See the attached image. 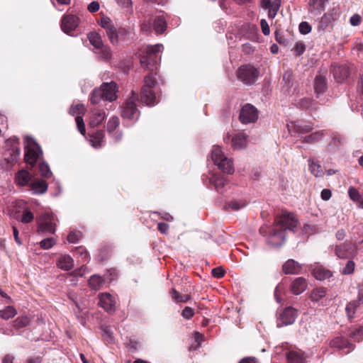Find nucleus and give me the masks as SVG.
<instances>
[{
  "mask_svg": "<svg viewBox=\"0 0 363 363\" xmlns=\"http://www.w3.org/2000/svg\"><path fill=\"white\" fill-rule=\"evenodd\" d=\"M101 329L104 339L108 343H113L114 342V337L113 336V333L111 328L108 326L104 325L101 326Z\"/></svg>",
  "mask_w": 363,
  "mask_h": 363,
  "instance_id": "obj_43",
  "label": "nucleus"
},
{
  "mask_svg": "<svg viewBox=\"0 0 363 363\" xmlns=\"http://www.w3.org/2000/svg\"><path fill=\"white\" fill-rule=\"evenodd\" d=\"M225 271L222 267H216L212 269V275L216 278H221L224 276Z\"/></svg>",
  "mask_w": 363,
  "mask_h": 363,
  "instance_id": "obj_63",
  "label": "nucleus"
},
{
  "mask_svg": "<svg viewBox=\"0 0 363 363\" xmlns=\"http://www.w3.org/2000/svg\"><path fill=\"white\" fill-rule=\"evenodd\" d=\"M119 125V118L117 116L111 117L106 125V130L108 133H112Z\"/></svg>",
  "mask_w": 363,
  "mask_h": 363,
  "instance_id": "obj_46",
  "label": "nucleus"
},
{
  "mask_svg": "<svg viewBox=\"0 0 363 363\" xmlns=\"http://www.w3.org/2000/svg\"><path fill=\"white\" fill-rule=\"evenodd\" d=\"M30 189L34 194H43L48 190L47 183L41 179H35L30 184Z\"/></svg>",
  "mask_w": 363,
  "mask_h": 363,
  "instance_id": "obj_23",
  "label": "nucleus"
},
{
  "mask_svg": "<svg viewBox=\"0 0 363 363\" xmlns=\"http://www.w3.org/2000/svg\"><path fill=\"white\" fill-rule=\"evenodd\" d=\"M260 26L262 28V31L264 35H268L270 33L269 26L265 19H262L260 21Z\"/></svg>",
  "mask_w": 363,
  "mask_h": 363,
  "instance_id": "obj_64",
  "label": "nucleus"
},
{
  "mask_svg": "<svg viewBox=\"0 0 363 363\" xmlns=\"http://www.w3.org/2000/svg\"><path fill=\"white\" fill-rule=\"evenodd\" d=\"M211 159L215 165L218 169L226 174H233L234 172V167L233 161L228 157L223 152L221 147L218 145H214L211 150Z\"/></svg>",
  "mask_w": 363,
  "mask_h": 363,
  "instance_id": "obj_4",
  "label": "nucleus"
},
{
  "mask_svg": "<svg viewBox=\"0 0 363 363\" xmlns=\"http://www.w3.org/2000/svg\"><path fill=\"white\" fill-rule=\"evenodd\" d=\"M299 31L301 34L306 35L311 31V26L306 21H303L299 24Z\"/></svg>",
  "mask_w": 363,
  "mask_h": 363,
  "instance_id": "obj_56",
  "label": "nucleus"
},
{
  "mask_svg": "<svg viewBox=\"0 0 363 363\" xmlns=\"http://www.w3.org/2000/svg\"><path fill=\"white\" fill-rule=\"evenodd\" d=\"M39 171L41 177L48 179L50 178L52 175V173L50 169V167L48 163L45 162H42L39 164Z\"/></svg>",
  "mask_w": 363,
  "mask_h": 363,
  "instance_id": "obj_41",
  "label": "nucleus"
},
{
  "mask_svg": "<svg viewBox=\"0 0 363 363\" xmlns=\"http://www.w3.org/2000/svg\"><path fill=\"white\" fill-rule=\"evenodd\" d=\"M333 72L338 82L344 81L349 75L348 69L344 65L335 66Z\"/></svg>",
  "mask_w": 363,
  "mask_h": 363,
  "instance_id": "obj_27",
  "label": "nucleus"
},
{
  "mask_svg": "<svg viewBox=\"0 0 363 363\" xmlns=\"http://www.w3.org/2000/svg\"><path fill=\"white\" fill-rule=\"evenodd\" d=\"M171 296L177 303H186L191 299V296L189 294L181 295L175 289L171 291Z\"/></svg>",
  "mask_w": 363,
  "mask_h": 363,
  "instance_id": "obj_38",
  "label": "nucleus"
},
{
  "mask_svg": "<svg viewBox=\"0 0 363 363\" xmlns=\"http://www.w3.org/2000/svg\"><path fill=\"white\" fill-rule=\"evenodd\" d=\"M16 314V311L13 306H6L4 309L0 311V317L5 320L14 317Z\"/></svg>",
  "mask_w": 363,
  "mask_h": 363,
  "instance_id": "obj_40",
  "label": "nucleus"
},
{
  "mask_svg": "<svg viewBox=\"0 0 363 363\" xmlns=\"http://www.w3.org/2000/svg\"><path fill=\"white\" fill-rule=\"evenodd\" d=\"M280 6L281 0H274L272 2V4L269 6V8L268 9V16L269 18L273 19L276 16L280 8Z\"/></svg>",
  "mask_w": 363,
  "mask_h": 363,
  "instance_id": "obj_39",
  "label": "nucleus"
},
{
  "mask_svg": "<svg viewBox=\"0 0 363 363\" xmlns=\"http://www.w3.org/2000/svg\"><path fill=\"white\" fill-rule=\"evenodd\" d=\"M324 135V130L316 131L311 133V135L305 136L303 141L308 143H313L319 141Z\"/></svg>",
  "mask_w": 363,
  "mask_h": 363,
  "instance_id": "obj_35",
  "label": "nucleus"
},
{
  "mask_svg": "<svg viewBox=\"0 0 363 363\" xmlns=\"http://www.w3.org/2000/svg\"><path fill=\"white\" fill-rule=\"evenodd\" d=\"M238 77L244 84H252L259 77V71L252 65H244L239 68Z\"/></svg>",
  "mask_w": 363,
  "mask_h": 363,
  "instance_id": "obj_7",
  "label": "nucleus"
},
{
  "mask_svg": "<svg viewBox=\"0 0 363 363\" xmlns=\"http://www.w3.org/2000/svg\"><path fill=\"white\" fill-rule=\"evenodd\" d=\"M57 267L65 271H68L74 267V260L68 255H61L57 260Z\"/></svg>",
  "mask_w": 363,
  "mask_h": 363,
  "instance_id": "obj_25",
  "label": "nucleus"
},
{
  "mask_svg": "<svg viewBox=\"0 0 363 363\" xmlns=\"http://www.w3.org/2000/svg\"><path fill=\"white\" fill-rule=\"evenodd\" d=\"M99 305L106 312L111 313L115 311L116 301L108 293L101 294L99 296Z\"/></svg>",
  "mask_w": 363,
  "mask_h": 363,
  "instance_id": "obj_14",
  "label": "nucleus"
},
{
  "mask_svg": "<svg viewBox=\"0 0 363 363\" xmlns=\"http://www.w3.org/2000/svg\"><path fill=\"white\" fill-rule=\"evenodd\" d=\"M326 295V289L325 288H316L313 290L311 294V299L314 302H319Z\"/></svg>",
  "mask_w": 363,
  "mask_h": 363,
  "instance_id": "obj_34",
  "label": "nucleus"
},
{
  "mask_svg": "<svg viewBox=\"0 0 363 363\" xmlns=\"http://www.w3.org/2000/svg\"><path fill=\"white\" fill-rule=\"evenodd\" d=\"M96 52L99 55V57L104 60H109L111 58L112 52L111 48L107 45H103L102 48L96 50Z\"/></svg>",
  "mask_w": 363,
  "mask_h": 363,
  "instance_id": "obj_44",
  "label": "nucleus"
},
{
  "mask_svg": "<svg viewBox=\"0 0 363 363\" xmlns=\"http://www.w3.org/2000/svg\"><path fill=\"white\" fill-rule=\"evenodd\" d=\"M34 218L33 214L28 210L23 211L21 221L23 223H29L33 221Z\"/></svg>",
  "mask_w": 363,
  "mask_h": 363,
  "instance_id": "obj_54",
  "label": "nucleus"
},
{
  "mask_svg": "<svg viewBox=\"0 0 363 363\" xmlns=\"http://www.w3.org/2000/svg\"><path fill=\"white\" fill-rule=\"evenodd\" d=\"M247 138L248 135L245 133L235 134L231 140V145L236 150L245 148L247 143Z\"/></svg>",
  "mask_w": 363,
  "mask_h": 363,
  "instance_id": "obj_18",
  "label": "nucleus"
},
{
  "mask_svg": "<svg viewBox=\"0 0 363 363\" xmlns=\"http://www.w3.org/2000/svg\"><path fill=\"white\" fill-rule=\"evenodd\" d=\"M155 79L153 76L152 72L145 78V85L143 86L141 94L140 99L147 106H153L156 104L155 95L151 90L155 85Z\"/></svg>",
  "mask_w": 363,
  "mask_h": 363,
  "instance_id": "obj_6",
  "label": "nucleus"
},
{
  "mask_svg": "<svg viewBox=\"0 0 363 363\" xmlns=\"http://www.w3.org/2000/svg\"><path fill=\"white\" fill-rule=\"evenodd\" d=\"M12 154L11 157L6 158L8 162H13L16 161L20 156V150L18 147H14L11 150Z\"/></svg>",
  "mask_w": 363,
  "mask_h": 363,
  "instance_id": "obj_62",
  "label": "nucleus"
},
{
  "mask_svg": "<svg viewBox=\"0 0 363 363\" xmlns=\"http://www.w3.org/2000/svg\"><path fill=\"white\" fill-rule=\"evenodd\" d=\"M335 254L340 259L353 257L357 255L356 246L350 242H345L336 247Z\"/></svg>",
  "mask_w": 363,
  "mask_h": 363,
  "instance_id": "obj_13",
  "label": "nucleus"
},
{
  "mask_svg": "<svg viewBox=\"0 0 363 363\" xmlns=\"http://www.w3.org/2000/svg\"><path fill=\"white\" fill-rule=\"evenodd\" d=\"M350 337L355 341H360L363 339V326L353 329L350 334Z\"/></svg>",
  "mask_w": 363,
  "mask_h": 363,
  "instance_id": "obj_50",
  "label": "nucleus"
},
{
  "mask_svg": "<svg viewBox=\"0 0 363 363\" xmlns=\"http://www.w3.org/2000/svg\"><path fill=\"white\" fill-rule=\"evenodd\" d=\"M246 206V202L243 200H232L226 203L225 208L232 211H238Z\"/></svg>",
  "mask_w": 363,
  "mask_h": 363,
  "instance_id": "obj_37",
  "label": "nucleus"
},
{
  "mask_svg": "<svg viewBox=\"0 0 363 363\" xmlns=\"http://www.w3.org/2000/svg\"><path fill=\"white\" fill-rule=\"evenodd\" d=\"M330 346L343 350L345 353H349L354 349L353 345L343 337H336L333 339Z\"/></svg>",
  "mask_w": 363,
  "mask_h": 363,
  "instance_id": "obj_15",
  "label": "nucleus"
},
{
  "mask_svg": "<svg viewBox=\"0 0 363 363\" xmlns=\"http://www.w3.org/2000/svg\"><path fill=\"white\" fill-rule=\"evenodd\" d=\"M289 131L293 133H306L312 130L313 127L311 125L300 124L298 123H291L287 125Z\"/></svg>",
  "mask_w": 363,
  "mask_h": 363,
  "instance_id": "obj_21",
  "label": "nucleus"
},
{
  "mask_svg": "<svg viewBox=\"0 0 363 363\" xmlns=\"http://www.w3.org/2000/svg\"><path fill=\"white\" fill-rule=\"evenodd\" d=\"M106 35L113 45H118V29L114 27L111 30L106 31Z\"/></svg>",
  "mask_w": 363,
  "mask_h": 363,
  "instance_id": "obj_45",
  "label": "nucleus"
},
{
  "mask_svg": "<svg viewBox=\"0 0 363 363\" xmlns=\"http://www.w3.org/2000/svg\"><path fill=\"white\" fill-rule=\"evenodd\" d=\"M327 0H309V12L313 15H319L324 10Z\"/></svg>",
  "mask_w": 363,
  "mask_h": 363,
  "instance_id": "obj_24",
  "label": "nucleus"
},
{
  "mask_svg": "<svg viewBox=\"0 0 363 363\" xmlns=\"http://www.w3.org/2000/svg\"><path fill=\"white\" fill-rule=\"evenodd\" d=\"M325 79L321 76L315 77V91L318 94L323 93L325 89Z\"/></svg>",
  "mask_w": 363,
  "mask_h": 363,
  "instance_id": "obj_42",
  "label": "nucleus"
},
{
  "mask_svg": "<svg viewBox=\"0 0 363 363\" xmlns=\"http://www.w3.org/2000/svg\"><path fill=\"white\" fill-rule=\"evenodd\" d=\"M76 124L79 133L84 135H85V126L84 123V121L82 116H77L75 118Z\"/></svg>",
  "mask_w": 363,
  "mask_h": 363,
  "instance_id": "obj_55",
  "label": "nucleus"
},
{
  "mask_svg": "<svg viewBox=\"0 0 363 363\" xmlns=\"http://www.w3.org/2000/svg\"><path fill=\"white\" fill-rule=\"evenodd\" d=\"M106 113L104 111L94 110L90 118V125L96 127L100 125L104 120Z\"/></svg>",
  "mask_w": 363,
  "mask_h": 363,
  "instance_id": "obj_28",
  "label": "nucleus"
},
{
  "mask_svg": "<svg viewBox=\"0 0 363 363\" xmlns=\"http://www.w3.org/2000/svg\"><path fill=\"white\" fill-rule=\"evenodd\" d=\"M25 142V161L33 167L43 152L33 138L26 136Z\"/></svg>",
  "mask_w": 363,
  "mask_h": 363,
  "instance_id": "obj_5",
  "label": "nucleus"
},
{
  "mask_svg": "<svg viewBox=\"0 0 363 363\" xmlns=\"http://www.w3.org/2000/svg\"><path fill=\"white\" fill-rule=\"evenodd\" d=\"M135 99L136 94L133 91L131 98L126 101L123 108L121 113L122 117L130 120L138 119L139 113L135 103Z\"/></svg>",
  "mask_w": 363,
  "mask_h": 363,
  "instance_id": "obj_10",
  "label": "nucleus"
},
{
  "mask_svg": "<svg viewBox=\"0 0 363 363\" xmlns=\"http://www.w3.org/2000/svg\"><path fill=\"white\" fill-rule=\"evenodd\" d=\"M99 24L106 31L115 27L111 18L107 16H102Z\"/></svg>",
  "mask_w": 363,
  "mask_h": 363,
  "instance_id": "obj_48",
  "label": "nucleus"
},
{
  "mask_svg": "<svg viewBox=\"0 0 363 363\" xmlns=\"http://www.w3.org/2000/svg\"><path fill=\"white\" fill-rule=\"evenodd\" d=\"M31 175L30 174L25 170L22 169L18 171L15 176V182L17 185L20 186H26L30 184Z\"/></svg>",
  "mask_w": 363,
  "mask_h": 363,
  "instance_id": "obj_20",
  "label": "nucleus"
},
{
  "mask_svg": "<svg viewBox=\"0 0 363 363\" xmlns=\"http://www.w3.org/2000/svg\"><path fill=\"white\" fill-rule=\"evenodd\" d=\"M82 236L80 231H72L67 235V240L71 243H76L81 239Z\"/></svg>",
  "mask_w": 363,
  "mask_h": 363,
  "instance_id": "obj_52",
  "label": "nucleus"
},
{
  "mask_svg": "<svg viewBox=\"0 0 363 363\" xmlns=\"http://www.w3.org/2000/svg\"><path fill=\"white\" fill-rule=\"evenodd\" d=\"M306 280L303 277H298L292 282L291 289L294 294L299 295L306 290Z\"/></svg>",
  "mask_w": 363,
  "mask_h": 363,
  "instance_id": "obj_22",
  "label": "nucleus"
},
{
  "mask_svg": "<svg viewBox=\"0 0 363 363\" xmlns=\"http://www.w3.org/2000/svg\"><path fill=\"white\" fill-rule=\"evenodd\" d=\"M297 317V311L292 307L286 308L279 315L277 320L278 328L291 325Z\"/></svg>",
  "mask_w": 363,
  "mask_h": 363,
  "instance_id": "obj_9",
  "label": "nucleus"
},
{
  "mask_svg": "<svg viewBox=\"0 0 363 363\" xmlns=\"http://www.w3.org/2000/svg\"><path fill=\"white\" fill-rule=\"evenodd\" d=\"M153 28L157 34H161L164 32L167 28V23L162 16H158L155 18Z\"/></svg>",
  "mask_w": 363,
  "mask_h": 363,
  "instance_id": "obj_29",
  "label": "nucleus"
},
{
  "mask_svg": "<svg viewBox=\"0 0 363 363\" xmlns=\"http://www.w3.org/2000/svg\"><path fill=\"white\" fill-rule=\"evenodd\" d=\"M288 363H306L304 353L301 351H290L286 354Z\"/></svg>",
  "mask_w": 363,
  "mask_h": 363,
  "instance_id": "obj_26",
  "label": "nucleus"
},
{
  "mask_svg": "<svg viewBox=\"0 0 363 363\" xmlns=\"http://www.w3.org/2000/svg\"><path fill=\"white\" fill-rule=\"evenodd\" d=\"M363 303V292L359 289L358 294V299L352 301L347 303L345 308V311L348 318L351 319L354 317L357 308Z\"/></svg>",
  "mask_w": 363,
  "mask_h": 363,
  "instance_id": "obj_16",
  "label": "nucleus"
},
{
  "mask_svg": "<svg viewBox=\"0 0 363 363\" xmlns=\"http://www.w3.org/2000/svg\"><path fill=\"white\" fill-rule=\"evenodd\" d=\"M130 32L128 29L125 28H119L118 29V43L120 42H125L129 40Z\"/></svg>",
  "mask_w": 363,
  "mask_h": 363,
  "instance_id": "obj_49",
  "label": "nucleus"
},
{
  "mask_svg": "<svg viewBox=\"0 0 363 363\" xmlns=\"http://www.w3.org/2000/svg\"><path fill=\"white\" fill-rule=\"evenodd\" d=\"M194 315V310L190 307H185L182 311V316L185 319H190Z\"/></svg>",
  "mask_w": 363,
  "mask_h": 363,
  "instance_id": "obj_61",
  "label": "nucleus"
},
{
  "mask_svg": "<svg viewBox=\"0 0 363 363\" xmlns=\"http://www.w3.org/2000/svg\"><path fill=\"white\" fill-rule=\"evenodd\" d=\"M103 278L97 274L92 275L89 280V285L91 289L99 290L103 286Z\"/></svg>",
  "mask_w": 363,
  "mask_h": 363,
  "instance_id": "obj_32",
  "label": "nucleus"
},
{
  "mask_svg": "<svg viewBox=\"0 0 363 363\" xmlns=\"http://www.w3.org/2000/svg\"><path fill=\"white\" fill-rule=\"evenodd\" d=\"M312 102L313 101L310 98H303L297 103V106L300 108H308L311 106Z\"/></svg>",
  "mask_w": 363,
  "mask_h": 363,
  "instance_id": "obj_59",
  "label": "nucleus"
},
{
  "mask_svg": "<svg viewBox=\"0 0 363 363\" xmlns=\"http://www.w3.org/2000/svg\"><path fill=\"white\" fill-rule=\"evenodd\" d=\"M39 228L43 232L53 233L55 231L56 223L52 214L47 212L43 214L39 220Z\"/></svg>",
  "mask_w": 363,
  "mask_h": 363,
  "instance_id": "obj_12",
  "label": "nucleus"
},
{
  "mask_svg": "<svg viewBox=\"0 0 363 363\" xmlns=\"http://www.w3.org/2000/svg\"><path fill=\"white\" fill-rule=\"evenodd\" d=\"M299 225L297 217L290 212L284 211L277 216L274 225L268 238V243L272 246H281L285 242L286 231L294 232Z\"/></svg>",
  "mask_w": 363,
  "mask_h": 363,
  "instance_id": "obj_1",
  "label": "nucleus"
},
{
  "mask_svg": "<svg viewBox=\"0 0 363 363\" xmlns=\"http://www.w3.org/2000/svg\"><path fill=\"white\" fill-rule=\"evenodd\" d=\"M117 85L114 82L103 83L98 89H94L91 95L92 104H97L101 100L113 101L116 99Z\"/></svg>",
  "mask_w": 363,
  "mask_h": 363,
  "instance_id": "obj_3",
  "label": "nucleus"
},
{
  "mask_svg": "<svg viewBox=\"0 0 363 363\" xmlns=\"http://www.w3.org/2000/svg\"><path fill=\"white\" fill-rule=\"evenodd\" d=\"M29 323L30 319L27 316H20L14 320L13 327L18 329L28 325Z\"/></svg>",
  "mask_w": 363,
  "mask_h": 363,
  "instance_id": "obj_47",
  "label": "nucleus"
},
{
  "mask_svg": "<svg viewBox=\"0 0 363 363\" xmlns=\"http://www.w3.org/2000/svg\"><path fill=\"white\" fill-rule=\"evenodd\" d=\"M104 133L103 131H97L91 136L90 143L95 148H99L102 146L104 142Z\"/></svg>",
  "mask_w": 363,
  "mask_h": 363,
  "instance_id": "obj_31",
  "label": "nucleus"
},
{
  "mask_svg": "<svg viewBox=\"0 0 363 363\" xmlns=\"http://www.w3.org/2000/svg\"><path fill=\"white\" fill-rule=\"evenodd\" d=\"M162 49L163 45L159 43L155 45H147L140 56L142 67L151 72L157 69V65L160 62V57L158 55L162 52Z\"/></svg>",
  "mask_w": 363,
  "mask_h": 363,
  "instance_id": "obj_2",
  "label": "nucleus"
},
{
  "mask_svg": "<svg viewBox=\"0 0 363 363\" xmlns=\"http://www.w3.org/2000/svg\"><path fill=\"white\" fill-rule=\"evenodd\" d=\"M88 39L91 45L96 49H99L104 45L101 36L96 32H91L88 35Z\"/></svg>",
  "mask_w": 363,
  "mask_h": 363,
  "instance_id": "obj_30",
  "label": "nucleus"
},
{
  "mask_svg": "<svg viewBox=\"0 0 363 363\" xmlns=\"http://www.w3.org/2000/svg\"><path fill=\"white\" fill-rule=\"evenodd\" d=\"M294 50L296 55H302L306 50V45L302 42H296L294 46Z\"/></svg>",
  "mask_w": 363,
  "mask_h": 363,
  "instance_id": "obj_60",
  "label": "nucleus"
},
{
  "mask_svg": "<svg viewBox=\"0 0 363 363\" xmlns=\"http://www.w3.org/2000/svg\"><path fill=\"white\" fill-rule=\"evenodd\" d=\"M85 112L84 106L82 104H78L75 106H72L69 109V113L72 116H79Z\"/></svg>",
  "mask_w": 363,
  "mask_h": 363,
  "instance_id": "obj_51",
  "label": "nucleus"
},
{
  "mask_svg": "<svg viewBox=\"0 0 363 363\" xmlns=\"http://www.w3.org/2000/svg\"><path fill=\"white\" fill-rule=\"evenodd\" d=\"M210 183L212 184L217 191L220 194H223L225 191L224 188L227 183V180L223 176L218 174H213L209 179Z\"/></svg>",
  "mask_w": 363,
  "mask_h": 363,
  "instance_id": "obj_17",
  "label": "nucleus"
},
{
  "mask_svg": "<svg viewBox=\"0 0 363 363\" xmlns=\"http://www.w3.org/2000/svg\"><path fill=\"white\" fill-rule=\"evenodd\" d=\"M308 165L309 170L312 174L316 177L323 176V169L320 164L316 163L314 160L310 159L308 160Z\"/></svg>",
  "mask_w": 363,
  "mask_h": 363,
  "instance_id": "obj_36",
  "label": "nucleus"
},
{
  "mask_svg": "<svg viewBox=\"0 0 363 363\" xmlns=\"http://www.w3.org/2000/svg\"><path fill=\"white\" fill-rule=\"evenodd\" d=\"M354 262L352 260H349L345 267L342 269L343 274H350L354 272Z\"/></svg>",
  "mask_w": 363,
  "mask_h": 363,
  "instance_id": "obj_57",
  "label": "nucleus"
},
{
  "mask_svg": "<svg viewBox=\"0 0 363 363\" xmlns=\"http://www.w3.org/2000/svg\"><path fill=\"white\" fill-rule=\"evenodd\" d=\"M283 271L286 274H298L301 270V264L294 259L287 260L282 267Z\"/></svg>",
  "mask_w": 363,
  "mask_h": 363,
  "instance_id": "obj_19",
  "label": "nucleus"
},
{
  "mask_svg": "<svg viewBox=\"0 0 363 363\" xmlns=\"http://www.w3.org/2000/svg\"><path fill=\"white\" fill-rule=\"evenodd\" d=\"M239 119L242 124L254 123L258 119V110L253 105L245 104L240 111Z\"/></svg>",
  "mask_w": 363,
  "mask_h": 363,
  "instance_id": "obj_8",
  "label": "nucleus"
},
{
  "mask_svg": "<svg viewBox=\"0 0 363 363\" xmlns=\"http://www.w3.org/2000/svg\"><path fill=\"white\" fill-rule=\"evenodd\" d=\"M348 194H349V196L350 198L352 200V201H358L359 199H360V195H359V193L358 192V191L352 187V186H350L348 189Z\"/></svg>",
  "mask_w": 363,
  "mask_h": 363,
  "instance_id": "obj_58",
  "label": "nucleus"
},
{
  "mask_svg": "<svg viewBox=\"0 0 363 363\" xmlns=\"http://www.w3.org/2000/svg\"><path fill=\"white\" fill-rule=\"evenodd\" d=\"M313 275L316 279L324 280L332 276V272L322 267H318L314 269Z\"/></svg>",
  "mask_w": 363,
  "mask_h": 363,
  "instance_id": "obj_33",
  "label": "nucleus"
},
{
  "mask_svg": "<svg viewBox=\"0 0 363 363\" xmlns=\"http://www.w3.org/2000/svg\"><path fill=\"white\" fill-rule=\"evenodd\" d=\"M56 243L55 238H48L40 241V247L43 249L48 250L53 247Z\"/></svg>",
  "mask_w": 363,
  "mask_h": 363,
  "instance_id": "obj_53",
  "label": "nucleus"
},
{
  "mask_svg": "<svg viewBox=\"0 0 363 363\" xmlns=\"http://www.w3.org/2000/svg\"><path fill=\"white\" fill-rule=\"evenodd\" d=\"M79 19L74 15H65L61 20V28L67 34L71 35L79 26Z\"/></svg>",
  "mask_w": 363,
  "mask_h": 363,
  "instance_id": "obj_11",
  "label": "nucleus"
}]
</instances>
